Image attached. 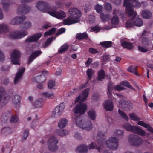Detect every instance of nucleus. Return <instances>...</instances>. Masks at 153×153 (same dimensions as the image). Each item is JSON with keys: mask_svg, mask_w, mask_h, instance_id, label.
Wrapping results in <instances>:
<instances>
[{"mask_svg": "<svg viewBox=\"0 0 153 153\" xmlns=\"http://www.w3.org/2000/svg\"><path fill=\"white\" fill-rule=\"evenodd\" d=\"M104 134V133L101 131H99L98 132L97 138L98 139L100 138L101 139L97 141L98 146L93 142L89 145L88 146L85 144H82L77 147L76 149V152L78 153H87L88 148H89L90 149H97L101 152L102 147L105 144L110 149L113 150L117 149L118 146V140L116 137H111L105 142Z\"/></svg>", "mask_w": 153, "mask_h": 153, "instance_id": "f257e3e1", "label": "nucleus"}, {"mask_svg": "<svg viewBox=\"0 0 153 153\" xmlns=\"http://www.w3.org/2000/svg\"><path fill=\"white\" fill-rule=\"evenodd\" d=\"M36 7L39 10L43 12L48 13L51 16L61 19L66 16L65 12L62 10L56 11L55 6L51 7L47 2L40 1L37 3Z\"/></svg>", "mask_w": 153, "mask_h": 153, "instance_id": "f03ea898", "label": "nucleus"}, {"mask_svg": "<svg viewBox=\"0 0 153 153\" xmlns=\"http://www.w3.org/2000/svg\"><path fill=\"white\" fill-rule=\"evenodd\" d=\"M140 5V3L138 2L137 0H124L123 6L126 8V14L129 17L133 16L132 19L128 20L126 22L125 26L126 28H131L134 25L133 20L137 15V13L136 11L131 8V7H138Z\"/></svg>", "mask_w": 153, "mask_h": 153, "instance_id": "7ed1b4c3", "label": "nucleus"}, {"mask_svg": "<svg viewBox=\"0 0 153 153\" xmlns=\"http://www.w3.org/2000/svg\"><path fill=\"white\" fill-rule=\"evenodd\" d=\"M69 13V17L63 21L64 25H69L76 23L78 22V20L75 19H79L81 16V11L76 8L70 9Z\"/></svg>", "mask_w": 153, "mask_h": 153, "instance_id": "20e7f679", "label": "nucleus"}, {"mask_svg": "<svg viewBox=\"0 0 153 153\" xmlns=\"http://www.w3.org/2000/svg\"><path fill=\"white\" fill-rule=\"evenodd\" d=\"M82 118L79 116H76L73 121L74 120L75 123L77 126L82 129H85L86 130L89 131L92 128V125L91 121L88 120L87 121H83Z\"/></svg>", "mask_w": 153, "mask_h": 153, "instance_id": "39448f33", "label": "nucleus"}, {"mask_svg": "<svg viewBox=\"0 0 153 153\" xmlns=\"http://www.w3.org/2000/svg\"><path fill=\"white\" fill-rule=\"evenodd\" d=\"M124 127L127 131L132 132L137 135L143 136L146 134V132L145 131L135 126H132L131 124H127L124 125Z\"/></svg>", "mask_w": 153, "mask_h": 153, "instance_id": "423d86ee", "label": "nucleus"}, {"mask_svg": "<svg viewBox=\"0 0 153 153\" xmlns=\"http://www.w3.org/2000/svg\"><path fill=\"white\" fill-rule=\"evenodd\" d=\"M33 0H22L21 1L22 5L19 6L17 9V14L18 15H20L22 13L26 14L28 13L30 11L31 8L25 4L32 1Z\"/></svg>", "mask_w": 153, "mask_h": 153, "instance_id": "0eeeda50", "label": "nucleus"}, {"mask_svg": "<svg viewBox=\"0 0 153 153\" xmlns=\"http://www.w3.org/2000/svg\"><path fill=\"white\" fill-rule=\"evenodd\" d=\"M130 118L132 120L135 121H138L137 124L147 129L150 132L153 133V128L149 124H146L143 121H139L140 119L135 114L132 113L129 114Z\"/></svg>", "mask_w": 153, "mask_h": 153, "instance_id": "6e6552de", "label": "nucleus"}, {"mask_svg": "<svg viewBox=\"0 0 153 153\" xmlns=\"http://www.w3.org/2000/svg\"><path fill=\"white\" fill-rule=\"evenodd\" d=\"M87 109V105L86 104L79 102L76 105L75 107L74 108L73 111L75 114H79L81 115L85 113Z\"/></svg>", "mask_w": 153, "mask_h": 153, "instance_id": "1a4fd4ad", "label": "nucleus"}, {"mask_svg": "<svg viewBox=\"0 0 153 153\" xmlns=\"http://www.w3.org/2000/svg\"><path fill=\"white\" fill-rule=\"evenodd\" d=\"M128 141L131 145L135 146L140 145L142 142V140L141 137L133 134L129 136Z\"/></svg>", "mask_w": 153, "mask_h": 153, "instance_id": "9d476101", "label": "nucleus"}, {"mask_svg": "<svg viewBox=\"0 0 153 153\" xmlns=\"http://www.w3.org/2000/svg\"><path fill=\"white\" fill-rule=\"evenodd\" d=\"M58 143V140L54 136L51 137L48 140V145L49 149L51 152L56 151L58 147L57 144Z\"/></svg>", "mask_w": 153, "mask_h": 153, "instance_id": "9b49d317", "label": "nucleus"}, {"mask_svg": "<svg viewBox=\"0 0 153 153\" xmlns=\"http://www.w3.org/2000/svg\"><path fill=\"white\" fill-rule=\"evenodd\" d=\"M21 57V53L19 51L15 50L11 53V60L14 64L20 65L19 59Z\"/></svg>", "mask_w": 153, "mask_h": 153, "instance_id": "f8f14e48", "label": "nucleus"}, {"mask_svg": "<svg viewBox=\"0 0 153 153\" xmlns=\"http://www.w3.org/2000/svg\"><path fill=\"white\" fill-rule=\"evenodd\" d=\"M27 34L25 31H15L11 32L9 34L10 38L13 39H18L22 38Z\"/></svg>", "mask_w": 153, "mask_h": 153, "instance_id": "ddd939ff", "label": "nucleus"}, {"mask_svg": "<svg viewBox=\"0 0 153 153\" xmlns=\"http://www.w3.org/2000/svg\"><path fill=\"white\" fill-rule=\"evenodd\" d=\"M65 108V105L63 103H60L59 106L56 107L55 111L53 112L52 116L56 117L61 114Z\"/></svg>", "mask_w": 153, "mask_h": 153, "instance_id": "4468645a", "label": "nucleus"}, {"mask_svg": "<svg viewBox=\"0 0 153 153\" xmlns=\"http://www.w3.org/2000/svg\"><path fill=\"white\" fill-rule=\"evenodd\" d=\"M42 36L41 33H39L36 34L31 36L25 41V43L30 42H37Z\"/></svg>", "mask_w": 153, "mask_h": 153, "instance_id": "2eb2a0df", "label": "nucleus"}, {"mask_svg": "<svg viewBox=\"0 0 153 153\" xmlns=\"http://www.w3.org/2000/svg\"><path fill=\"white\" fill-rule=\"evenodd\" d=\"M25 70V68H22L19 69L18 72L16 74L14 80V83L15 84H16L19 82L22 75Z\"/></svg>", "mask_w": 153, "mask_h": 153, "instance_id": "dca6fc26", "label": "nucleus"}, {"mask_svg": "<svg viewBox=\"0 0 153 153\" xmlns=\"http://www.w3.org/2000/svg\"><path fill=\"white\" fill-rule=\"evenodd\" d=\"M42 53V52L40 50H37L33 52L29 56L28 64H30L35 58L38 56Z\"/></svg>", "mask_w": 153, "mask_h": 153, "instance_id": "f3484780", "label": "nucleus"}, {"mask_svg": "<svg viewBox=\"0 0 153 153\" xmlns=\"http://www.w3.org/2000/svg\"><path fill=\"white\" fill-rule=\"evenodd\" d=\"M25 19L26 17L24 16H22L20 17H16L11 20L10 23L14 25L19 24L25 20Z\"/></svg>", "mask_w": 153, "mask_h": 153, "instance_id": "a211bd4d", "label": "nucleus"}, {"mask_svg": "<svg viewBox=\"0 0 153 153\" xmlns=\"http://www.w3.org/2000/svg\"><path fill=\"white\" fill-rule=\"evenodd\" d=\"M104 107L107 111H112L113 109V105L112 102L109 100H106L104 103Z\"/></svg>", "mask_w": 153, "mask_h": 153, "instance_id": "6ab92c4d", "label": "nucleus"}, {"mask_svg": "<svg viewBox=\"0 0 153 153\" xmlns=\"http://www.w3.org/2000/svg\"><path fill=\"white\" fill-rule=\"evenodd\" d=\"M76 39L79 40L83 39L87 40L88 38V35L86 32H84L83 33H78L76 34Z\"/></svg>", "mask_w": 153, "mask_h": 153, "instance_id": "aec40b11", "label": "nucleus"}, {"mask_svg": "<svg viewBox=\"0 0 153 153\" xmlns=\"http://www.w3.org/2000/svg\"><path fill=\"white\" fill-rule=\"evenodd\" d=\"M108 91L107 94L109 98L112 99V97L114 98L112 95V90L114 89L113 83L111 81L109 82L108 85Z\"/></svg>", "mask_w": 153, "mask_h": 153, "instance_id": "412c9836", "label": "nucleus"}, {"mask_svg": "<svg viewBox=\"0 0 153 153\" xmlns=\"http://www.w3.org/2000/svg\"><path fill=\"white\" fill-rule=\"evenodd\" d=\"M68 123L67 120L65 118L61 119L58 124V127L61 128H65Z\"/></svg>", "mask_w": 153, "mask_h": 153, "instance_id": "4be33fe9", "label": "nucleus"}, {"mask_svg": "<svg viewBox=\"0 0 153 153\" xmlns=\"http://www.w3.org/2000/svg\"><path fill=\"white\" fill-rule=\"evenodd\" d=\"M121 45L123 48L129 50L131 49L133 47L132 43L125 41H122L121 43Z\"/></svg>", "mask_w": 153, "mask_h": 153, "instance_id": "5701e85b", "label": "nucleus"}, {"mask_svg": "<svg viewBox=\"0 0 153 153\" xmlns=\"http://www.w3.org/2000/svg\"><path fill=\"white\" fill-rule=\"evenodd\" d=\"M2 3L4 10L5 11H8L9 6L11 4L10 0H2Z\"/></svg>", "mask_w": 153, "mask_h": 153, "instance_id": "b1692460", "label": "nucleus"}, {"mask_svg": "<svg viewBox=\"0 0 153 153\" xmlns=\"http://www.w3.org/2000/svg\"><path fill=\"white\" fill-rule=\"evenodd\" d=\"M94 73L93 69L91 68H88L86 72V74L88 76L87 81L89 82V80H91V79Z\"/></svg>", "mask_w": 153, "mask_h": 153, "instance_id": "393cba45", "label": "nucleus"}, {"mask_svg": "<svg viewBox=\"0 0 153 153\" xmlns=\"http://www.w3.org/2000/svg\"><path fill=\"white\" fill-rule=\"evenodd\" d=\"M20 99V96L18 95H16L12 97V102L15 105H19Z\"/></svg>", "mask_w": 153, "mask_h": 153, "instance_id": "a878e982", "label": "nucleus"}, {"mask_svg": "<svg viewBox=\"0 0 153 153\" xmlns=\"http://www.w3.org/2000/svg\"><path fill=\"white\" fill-rule=\"evenodd\" d=\"M89 88H87L83 91L82 93L81 101H84L87 98L89 93Z\"/></svg>", "mask_w": 153, "mask_h": 153, "instance_id": "bb28decb", "label": "nucleus"}, {"mask_svg": "<svg viewBox=\"0 0 153 153\" xmlns=\"http://www.w3.org/2000/svg\"><path fill=\"white\" fill-rule=\"evenodd\" d=\"M69 47V46L67 43L64 44L58 49V52L59 54L66 51Z\"/></svg>", "mask_w": 153, "mask_h": 153, "instance_id": "cd10ccee", "label": "nucleus"}, {"mask_svg": "<svg viewBox=\"0 0 153 153\" xmlns=\"http://www.w3.org/2000/svg\"><path fill=\"white\" fill-rule=\"evenodd\" d=\"M46 80L45 76V75H42L39 76H37L36 77L35 80L38 83H42L44 82Z\"/></svg>", "mask_w": 153, "mask_h": 153, "instance_id": "c85d7f7f", "label": "nucleus"}, {"mask_svg": "<svg viewBox=\"0 0 153 153\" xmlns=\"http://www.w3.org/2000/svg\"><path fill=\"white\" fill-rule=\"evenodd\" d=\"M100 44L103 47L108 48L111 46L112 42L111 41H104L100 42Z\"/></svg>", "mask_w": 153, "mask_h": 153, "instance_id": "c756f323", "label": "nucleus"}, {"mask_svg": "<svg viewBox=\"0 0 153 153\" xmlns=\"http://www.w3.org/2000/svg\"><path fill=\"white\" fill-rule=\"evenodd\" d=\"M89 117L92 120H94L96 117V114L95 111L93 109H91L88 112Z\"/></svg>", "mask_w": 153, "mask_h": 153, "instance_id": "7c9ffc66", "label": "nucleus"}, {"mask_svg": "<svg viewBox=\"0 0 153 153\" xmlns=\"http://www.w3.org/2000/svg\"><path fill=\"white\" fill-rule=\"evenodd\" d=\"M98 80L101 81L105 77V71L103 69H101L98 72Z\"/></svg>", "mask_w": 153, "mask_h": 153, "instance_id": "2f4dec72", "label": "nucleus"}, {"mask_svg": "<svg viewBox=\"0 0 153 153\" xmlns=\"http://www.w3.org/2000/svg\"><path fill=\"white\" fill-rule=\"evenodd\" d=\"M56 133L58 135L61 137L66 136L68 133V132L67 131L63 129L62 130L61 129L57 130Z\"/></svg>", "mask_w": 153, "mask_h": 153, "instance_id": "473e14b6", "label": "nucleus"}, {"mask_svg": "<svg viewBox=\"0 0 153 153\" xmlns=\"http://www.w3.org/2000/svg\"><path fill=\"white\" fill-rule=\"evenodd\" d=\"M151 16V13L148 10H145L143 11L142 13V16L146 19H149Z\"/></svg>", "mask_w": 153, "mask_h": 153, "instance_id": "72a5a7b5", "label": "nucleus"}, {"mask_svg": "<svg viewBox=\"0 0 153 153\" xmlns=\"http://www.w3.org/2000/svg\"><path fill=\"white\" fill-rule=\"evenodd\" d=\"M8 30V27L6 25L3 24H0V33L7 32Z\"/></svg>", "mask_w": 153, "mask_h": 153, "instance_id": "f704fd0d", "label": "nucleus"}, {"mask_svg": "<svg viewBox=\"0 0 153 153\" xmlns=\"http://www.w3.org/2000/svg\"><path fill=\"white\" fill-rule=\"evenodd\" d=\"M43 101L42 99H39L36 100L35 103V106L37 108H41L42 106Z\"/></svg>", "mask_w": 153, "mask_h": 153, "instance_id": "c9c22d12", "label": "nucleus"}, {"mask_svg": "<svg viewBox=\"0 0 153 153\" xmlns=\"http://www.w3.org/2000/svg\"><path fill=\"white\" fill-rule=\"evenodd\" d=\"M134 26L140 27L143 25V22L142 19L140 18H138L134 21Z\"/></svg>", "mask_w": 153, "mask_h": 153, "instance_id": "e433bc0d", "label": "nucleus"}, {"mask_svg": "<svg viewBox=\"0 0 153 153\" xmlns=\"http://www.w3.org/2000/svg\"><path fill=\"white\" fill-rule=\"evenodd\" d=\"M142 43L144 45L146 46H149L151 43V41L147 37H143L142 40Z\"/></svg>", "mask_w": 153, "mask_h": 153, "instance_id": "4c0bfd02", "label": "nucleus"}, {"mask_svg": "<svg viewBox=\"0 0 153 153\" xmlns=\"http://www.w3.org/2000/svg\"><path fill=\"white\" fill-rule=\"evenodd\" d=\"M110 17V15L109 14L105 15L103 13H101L100 15V18L103 22H105L107 20L109 19Z\"/></svg>", "mask_w": 153, "mask_h": 153, "instance_id": "58836bf2", "label": "nucleus"}, {"mask_svg": "<svg viewBox=\"0 0 153 153\" xmlns=\"http://www.w3.org/2000/svg\"><path fill=\"white\" fill-rule=\"evenodd\" d=\"M120 84L130 89L135 90L134 89L133 87L130 85L129 82L127 81L121 82H120Z\"/></svg>", "mask_w": 153, "mask_h": 153, "instance_id": "ea45409f", "label": "nucleus"}, {"mask_svg": "<svg viewBox=\"0 0 153 153\" xmlns=\"http://www.w3.org/2000/svg\"><path fill=\"white\" fill-rule=\"evenodd\" d=\"M118 112L119 114L126 121H128V120L129 119L128 116L124 112L121 111L120 109H119Z\"/></svg>", "mask_w": 153, "mask_h": 153, "instance_id": "a19ab883", "label": "nucleus"}, {"mask_svg": "<svg viewBox=\"0 0 153 153\" xmlns=\"http://www.w3.org/2000/svg\"><path fill=\"white\" fill-rule=\"evenodd\" d=\"M105 10L108 12H111L112 10V6L109 3H106L104 6Z\"/></svg>", "mask_w": 153, "mask_h": 153, "instance_id": "79ce46f5", "label": "nucleus"}, {"mask_svg": "<svg viewBox=\"0 0 153 153\" xmlns=\"http://www.w3.org/2000/svg\"><path fill=\"white\" fill-rule=\"evenodd\" d=\"M118 19L119 18L117 15L113 16L111 19V23L114 25H117L118 23Z\"/></svg>", "mask_w": 153, "mask_h": 153, "instance_id": "37998d69", "label": "nucleus"}, {"mask_svg": "<svg viewBox=\"0 0 153 153\" xmlns=\"http://www.w3.org/2000/svg\"><path fill=\"white\" fill-rule=\"evenodd\" d=\"M43 96L47 98H53L54 97L53 93L50 94L48 92H44L42 93Z\"/></svg>", "mask_w": 153, "mask_h": 153, "instance_id": "c03bdc74", "label": "nucleus"}, {"mask_svg": "<svg viewBox=\"0 0 153 153\" xmlns=\"http://www.w3.org/2000/svg\"><path fill=\"white\" fill-rule=\"evenodd\" d=\"M29 130L28 129H25L22 134V139L25 140L27 137L29 133Z\"/></svg>", "mask_w": 153, "mask_h": 153, "instance_id": "a18cd8bd", "label": "nucleus"}, {"mask_svg": "<svg viewBox=\"0 0 153 153\" xmlns=\"http://www.w3.org/2000/svg\"><path fill=\"white\" fill-rule=\"evenodd\" d=\"M6 91L4 88L0 87V101L2 99V97L6 94Z\"/></svg>", "mask_w": 153, "mask_h": 153, "instance_id": "49530a36", "label": "nucleus"}, {"mask_svg": "<svg viewBox=\"0 0 153 153\" xmlns=\"http://www.w3.org/2000/svg\"><path fill=\"white\" fill-rule=\"evenodd\" d=\"M91 30L93 32L97 33L99 32L101 30V28L99 26L97 25L92 27L91 28Z\"/></svg>", "mask_w": 153, "mask_h": 153, "instance_id": "de8ad7c7", "label": "nucleus"}, {"mask_svg": "<svg viewBox=\"0 0 153 153\" xmlns=\"http://www.w3.org/2000/svg\"><path fill=\"white\" fill-rule=\"evenodd\" d=\"M137 66H135L134 65H131L127 69V71L128 72L133 73L135 71V70L137 69Z\"/></svg>", "mask_w": 153, "mask_h": 153, "instance_id": "09e8293b", "label": "nucleus"}, {"mask_svg": "<svg viewBox=\"0 0 153 153\" xmlns=\"http://www.w3.org/2000/svg\"><path fill=\"white\" fill-rule=\"evenodd\" d=\"M10 98V97L9 95H7L4 97L3 98V102L1 104V105L2 106L4 105L7 103Z\"/></svg>", "mask_w": 153, "mask_h": 153, "instance_id": "8fccbe9b", "label": "nucleus"}, {"mask_svg": "<svg viewBox=\"0 0 153 153\" xmlns=\"http://www.w3.org/2000/svg\"><path fill=\"white\" fill-rule=\"evenodd\" d=\"M31 25V22L29 21L25 22V23L23 24L22 27L24 28L27 29L30 28Z\"/></svg>", "mask_w": 153, "mask_h": 153, "instance_id": "3c124183", "label": "nucleus"}, {"mask_svg": "<svg viewBox=\"0 0 153 153\" xmlns=\"http://www.w3.org/2000/svg\"><path fill=\"white\" fill-rule=\"evenodd\" d=\"M48 87L49 89H51L55 85V82L52 80H50L48 81Z\"/></svg>", "mask_w": 153, "mask_h": 153, "instance_id": "603ef678", "label": "nucleus"}, {"mask_svg": "<svg viewBox=\"0 0 153 153\" xmlns=\"http://www.w3.org/2000/svg\"><path fill=\"white\" fill-rule=\"evenodd\" d=\"M55 39V38L53 37H51L48 39L45 43V46H48L53 40H54Z\"/></svg>", "mask_w": 153, "mask_h": 153, "instance_id": "864d4df0", "label": "nucleus"}, {"mask_svg": "<svg viewBox=\"0 0 153 153\" xmlns=\"http://www.w3.org/2000/svg\"><path fill=\"white\" fill-rule=\"evenodd\" d=\"M124 131L120 130H117L114 131V134L115 136H117L116 134L118 136H123L124 134Z\"/></svg>", "mask_w": 153, "mask_h": 153, "instance_id": "5fc2aeb1", "label": "nucleus"}, {"mask_svg": "<svg viewBox=\"0 0 153 153\" xmlns=\"http://www.w3.org/2000/svg\"><path fill=\"white\" fill-rule=\"evenodd\" d=\"M102 7L99 4H97L95 6V9L97 13H100L102 11Z\"/></svg>", "mask_w": 153, "mask_h": 153, "instance_id": "6e6d98bb", "label": "nucleus"}, {"mask_svg": "<svg viewBox=\"0 0 153 153\" xmlns=\"http://www.w3.org/2000/svg\"><path fill=\"white\" fill-rule=\"evenodd\" d=\"M18 118L17 115H13L10 118V121L11 123H15L18 120Z\"/></svg>", "mask_w": 153, "mask_h": 153, "instance_id": "4d7b16f0", "label": "nucleus"}, {"mask_svg": "<svg viewBox=\"0 0 153 153\" xmlns=\"http://www.w3.org/2000/svg\"><path fill=\"white\" fill-rule=\"evenodd\" d=\"M138 49L141 52L144 53L147 52L149 51L148 48H144L143 47L140 46V45L138 46Z\"/></svg>", "mask_w": 153, "mask_h": 153, "instance_id": "13d9d810", "label": "nucleus"}, {"mask_svg": "<svg viewBox=\"0 0 153 153\" xmlns=\"http://www.w3.org/2000/svg\"><path fill=\"white\" fill-rule=\"evenodd\" d=\"M113 15L118 14V16H121V17L122 18L123 17V14L119 10H117L116 9H114L113 11Z\"/></svg>", "mask_w": 153, "mask_h": 153, "instance_id": "bf43d9fd", "label": "nucleus"}, {"mask_svg": "<svg viewBox=\"0 0 153 153\" xmlns=\"http://www.w3.org/2000/svg\"><path fill=\"white\" fill-rule=\"evenodd\" d=\"M119 105L120 107H125L126 105V101L123 99L120 100L119 101Z\"/></svg>", "mask_w": 153, "mask_h": 153, "instance_id": "052dcab7", "label": "nucleus"}, {"mask_svg": "<svg viewBox=\"0 0 153 153\" xmlns=\"http://www.w3.org/2000/svg\"><path fill=\"white\" fill-rule=\"evenodd\" d=\"M93 59L91 58H89L85 62V65L87 67H89L90 64L92 62Z\"/></svg>", "mask_w": 153, "mask_h": 153, "instance_id": "680f3d73", "label": "nucleus"}, {"mask_svg": "<svg viewBox=\"0 0 153 153\" xmlns=\"http://www.w3.org/2000/svg\"><path fill=\"white\" fill-rule=\"evenodd\" d=\"M114 89L117 91H121L123 90L124 88V87L121 86L120 85H118L114 86Z\"/></svg>", "mask_w": 153, "mask_h": 153, "instance_id": "e2e57ef3", "label": "nucleus"}, {"mask_svg": "<svg viewBox=\"0 0 153 153\" xmlns=\"http://www.w3.org/2000/svg\"><path fill=\"white\" fill-rule=\"evenodd\" d=\"M111 2L114 5H119L121 2V0H111Z\"/></svg>", "mask_w": 153, "mask_h": 153, "instance_id": "0e129e2a", "label": "nucleus"}, {"mask_svg": "<svg viewBox=\"0 0 153 153\" xmlns=\"http://www.w3.org/2000/svg\"><path fill=\"white\" fill-rule=\"evenodd\" d=\"M88 81L85 83H83L81 85H80L79 86V87L78 88H79V91L81 90L84 88L85 87V86L87 84V83L88 82Z\"/></svg>", "mask_w": 153, "mask_h": 153, "instance_id": "69168bd1", "label": "nucleus"}, {"mask_svg": "<svg viewBox=\"0 0 153 153\" xmlns=\"http://www.w3.org/2000/svg\"><path fill=\"white\" fill-rule=\"evenodd\" d=\"M74 136V137L76 138L77 139L79 140H81L82 139V137L80 134L78 133H76Z\"/></svg>", "mask_w": 153, "mask_h": 153, "instance_id": "338daca9", "label": "nucleus"}, {"mask_svg": "<svg viewBox=\"0 0 153 153\" xmlns=\"http://www.w3.org/2000/svg\"><path fill=\"white\" fill-rule=\"evenodd\" d=\"M11 130V128L9 127H4L2 129L1 132L2 133L3 132H9V131H10Z\"/></svg>", "mask_w": 153, "mask_h": 153, "instance_id": "774afa93", "label": "nucleus"}]
</instances>
